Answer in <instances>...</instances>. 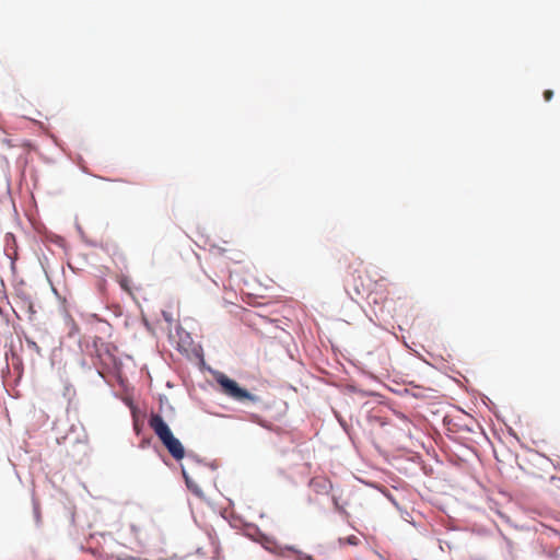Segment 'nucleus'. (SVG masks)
<instances>
[{
    "label": "nucleus",
    "mask_w": 560,
    "mask_h": 560,
    "mask_svg": "<svg viewBox=\"0 0 560 560\" xmlns=\"http://www.w3.org/2000/svg\"><path fill=\"white\" fill-rule=\"evenodd\" d=\"M114 534L120 545L131 550H140L160 538V530L147 518L122 521Z\"/></svg>",
    "instance_id": "nucleus-1"
},
{
    "label": "nucleus",
    "mask_w": 560,
    "mask_h": 560,
    "mask_svg": "<svg viewBox=\"0 0 560 560\" xmlns=\"http://www.w3.org/2000/svg\"><path fill=\"white\" fill-rule=\"evenodd\" d=\"M149 427L153 430L174 459L180 460L185 457V448L183 444L174 436L161 415L151 413L149 418Z\"/></svg>",
    "instance_id": "nucleus-2"
},
{
    "label": "nucleus",
    "mask_w": 560,
    "mask_h": 560,
    "mask_svg": "<svg viewBox=\"0 0 560 560\" xmlns=\"http://www.w3.org/2000/svg\"><path fill=\"white\" fill-rule=\"evenodd\" d=\"M218 384L221 386L222 393L228 397L237 401H252L256 402L258 398L250 394L245 388H242L234 380H231L224 374L217 377Z\"/></svg>",
    "instance_id": "nucleus-3"
},
{
    "label": "nucleus",
    "mask_w": 560,
    "mask_h": 560,
    "mask_svg": "<svg viewBox=\"0 0 560 560\" xmlns=\"http://www.w3.org/2000/svg\"><path fill=\"white\" fill-rule=\"evenodd\" d=\"M25 342L31 351L36 353L38 357H42V349L33 339H31L30 337H25Z\"/></svg>",
    "instance_id": "nucleus-4"
},
{
    "label": "nucleus",
    "mask_w": 560,
    "mask_h": 560,
    "mask_svg": "<svg viewBox=\"0 0 560 560\" xmlns=\"http://www.w3.org/2000/svg\"><path fill=\"white\" fill-rule=\"evenodd\" d=\"M346 541H347L349 545H357V544H358V541H359V539H358V537H357V536L351 535V536H349V537L346 539Z\"/></svg>",
    "instance_id": "nucleus-5"
},
{
    "label": "nucleus",
    "mask_w": 560,
    "mask_h": 560,
    "mask_svg": "<svg viewBox=\"0 0 560 560\" xmlns=\"http://www.w3.org/2000/svg\"><path fill=\"white\" fill-rule=\"evenodd\" d=\"M553 96V92L551 90H546L544 92V98L545 101L549 102Z\"/></svg>",
    "instance_id": "nucleus-6"
},
{
    "label": "nucleus",
    "mask_w": 560,
    "mask_h": 560,
    "mask_svg": "<svg viewBox=\"0 0 560 560\" xmlns=\"http://www.w3.org/2000/svg\"><path fill=\"white\" fill-rule=\"evenodd\" d=\"M183 476H184V477H185V479H186L187 486H188V487H190V486H189V480H188V477H187V475H186V471H185V470H183Z\"/></svg>",
    "instance_id": "nucleus-7"
},
{
    "label": "nucleus",
    "mask_w": 560,
    "mask_h": 560,
    "mask_svg": "<svg viewBox=\"0 0 560 560\" xmlns=\"http://www.w3.org/2000/svg\"><path fill=\"white\" fill-rule=\"evenodd\" d=\"M287 550L292 551V552H298L294 547H287Z\"/></svg>",
    "instance_id": "nucleus-8"
},
{
    "label": "nucleus",
    "mask_w": 560,
    "mask_h": 560,
    "mask_svg": "<svg viewBox=\"0 0 560 560\" xmlns=\"http://www.w3.org/2000/svg\"><path fill=\"white\" fill-rule=\"evenodd\" d=\"M120 284H121L122 288L127 289L126 280L121 281Z\"/></svg>",
    "instance_id": "nucleus-9"
}]
</instances>
